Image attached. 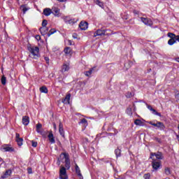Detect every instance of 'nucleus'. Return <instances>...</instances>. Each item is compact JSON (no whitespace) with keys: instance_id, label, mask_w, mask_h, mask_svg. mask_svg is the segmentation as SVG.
I'll use <instances>...</instances> for the list:
<instances>
[{"instance_id":"obj_23","label":"nucleus","mask_w":179,"mask_h":179,"mask_svg":"<svg viewBox=\"0 0 179 179\" xmlns=\"http://www.w3.org/2000/svg\"><path fill=\"white\" fill-rule=\"evenodd\" d=\"M134 124H135V125H138L139 127H143V125H144L143 122H142V120H141L139 119H136L134 121Z\"/></svg>"},{"instance_id":"obj_2","label":"nucleus","mask_w":179,"mask_h":179,"mask_svg":"<svg viewBox=\"0 0 179 179\" xmlns=\"http://www.w3.org/2000/svg\"><path fill=\"white\" fill-rule=\"evenodd\" d=\"M62 156L63 159H65V167H66V169L69 170V169H71V162L69 161V157L68 154L65 152H62L60 155V157H62Z\"/></svg>"},{"instance_id":"obj_34","label":"nucleus","mask_w":179,"mask_h":179,"mask_svg":"<svg viewBox=\"0 0 179 179\" xmlns=\"http://www.w3.org/2000/svg\"><path fill=\"white\" fill-rule=\"evenodd\" d=\"M126 111L129 115H132V108L131 107L127 108Z\"/></svg>"},{"instance_id":"obj_25","label":"nucleus","mask_w":179,"mask_h":179,"mask_svg":"<svg viewBox=\"0 0 179 179\" xmlns=\"http://www.w3.org/2000/svg\"><path fill=\"white\" fill-rule=\"evenodd\" d=\"M40 92H41V93L47 94V93H48V89L45 86H42L41 87H40Z\"/></svg>"},{"instance_id":"obj_3","label":"nucleus","mask_w":179,"mask_h":179,"mask_svg":"<svg viewBox=\"0 0 179 179\" xmlns=\"http://www.w3.org/2000/svg\"><path fill=\"white\" fill-rule=\"evenodd\" d=\"M60 179H68V175H66V169L62 166L59 171Z\"/></svg>"},{"instance_id":"obj_60","label":"nucleus","mask_w":179,"mask_h":179,"mask_svg":"<svg viewBox=\"0 0 179 179\" xmlns=\"http://www.w3.org/2000/svg\"><path fill=\"white\" fill-rule=\"evenodd\" d=\"M150 125H152V124H155V123H153V122H150Z\"/></svg>"},{"instance_id":"obj_4","label":"nucleus","mask_w":179,"mask_h":179,"mask_svg":"<svg viewBox=\"0 0 179 179\" xmlns=\"http://www.w3.org/2000/svg\"><path fill=\"white\" fill-rule=\"evenodd\" d=\"M64 21L67 24H71V25L75 24V23L78 22V20H76L75 18H71L70 17H64Z\"/></svg>"},{"instance_id":"obj_38","label":"nucleus","mask_w":179,"mask_h":179,"mask_svg":"<svg viewBox=\"0 0 179 179\" xmlns=\"http://www.w3.org/2000/svg\"><path fill=\"white\" fill-rule=\"evenodd\" d=\"M80 124H85V125H87V120L86 119L83 118L81 120Z\"/></svg>"},{"instance_id":"obj_30","label":"nucleus","mask_w":179,"mask_h":179,"mask_svg":"<svg viewBox=\"0 0 179 179\" xmlns=\"http://www.w3.org/2000/svg\"><path fill=\"white\" fill-rule=\"evenodd\" d=\"M20 9H22L23 13H26V12H27V10H29V8L26 7V6L22 5L20 7Z\"/></svg>"},{"instance_id":"obj_40","label":"nucleus","mask_w":179,"mask_h":179,"mask_svg":"<svg viewBox=\"0 0 179 179\" xmlns=\"http://www.w3.org/2000/svg\"><path fill=\"white\" fill-rule=\"evenodd\" d=\"M154 141H156V142H158V143H162V139L157 137H154Z\"/></svg>"},{"instance_id":"obj_8","label":"nucleus","mask_w":179,"mask_h":179,"mask_svg":"<svg viewBox=\"0 0 179 179\" xmlns=\"http://www.w3.org/2000/svg\"><path fill=\"white\" fill-rule=\"evenodd\" d=\"M106 34V30L98 29L94 33V37H97V36H104Z\"/></svg>"},{"instance_id":"obj_59","label":"nucleus","mask_w":179,"mask_h":179,"mask_svg":"<svg viewBox=\"0 0 179 179\" xmlns=\"http://www.w3.org/2000/svg\"><path fill=\"white\" fill-rule=\"evenodd\" d=\"M58 165H59V159H58V162H57Z\"/></svg>"},{"instance_id":"obj_7","label":"nucleus","mask_w":179,"mask_h":179,"mask_svg":"<svg viewBox=\"0 0 179 179\" xmlns=\"http://www.w3.org/2000/svg\"><path fill=\"white\" fill-rule=\"evenodd\" d=\"M79 27L81 30H87V27H89V24L87 22L82 21L79 24Z\"/></svg>"},{"instance_id":"obj_37","label":"nucleus","mask_w":179,"mask_h":179,"mask_svg":"<svg viewBox=\"0 0 179 179\" xmlns=\"http://www.w3.org/2000/svg\"><path fill=\"white\" fill-rule=\"evenodd\" d=\"M143 178H145V179H150V173H148L144 174Z\"/></svg>"},{"instance_id":"obj_9","label":"nucleus","mask_w":179,"mask_h":179,"mask_svg":"<svg viewBox=\"0 0 179 179\" xmlns=\"http://www.w3.org/2000/svg\"><path fill=\"white\" fill-rule=\"evenodd\" d=\"M1 150L3 152H13V148L8 145H3L1 146Z\"/></svg>"},{"instance_id":"obj_56","label":"nucleus","mask_w":179,"mask_h":179,"mask_svg":"<svg viewBox=\"0 0 179 179\" xmlns=\"http://www.w3.org/2000/svg\"><path fill=\"white\" fill-rule=\"evenodd\" d=\"M176 61H177V62H179V57H177V58L176 59Z\"/></svg>"},{"instance_id":"obj_6","label":"nucleus","mask_w":179,"mask_h":179,"mask_svg":"<svg viewBox=\"0 0 179 179\" xmlns=\"http://www.w3.org/2000/svg\"><path fill=\"white\" fill-rule=\"evenodd\" d=\"M153 127H157V128H159L161 131H164V129L166 128V126H164V124L162 122H158L157 123L152 124Z\"/></svg>"},{"instance_id":"obj_35","label":"nucleus","mask_w":179,"mask_h":179,"mask_svg":"<svg viewBox=\"0 0 179 179\" xmlns=\"http://www.w3.org/2000/svg\"><path fill=\"white\" fill-rule=\"evenodd\" d=\"M1 83L3 85H6V77H5V76L1 77Z\"/></svg>"},{"instance_id":"obj_15","label":"nucleus","mask_w":179,"mask_h":179,"mask_svg":"<svg viewBox=\"0 0 179 179\" xmlns=\"http://www.w3.org/2000/svg\"><path fill=\"white\" fill-rule=\"evenodd\" d=\"M71 100V94H68L66 97L62 99V103L64 104H69V101Z\"/></svg>"},{"instance_id":"obj_41","label":"nucleus","mask_w":179,"mask_h":179,"mask_svg":"<svg viewBox=\"0 0 179 179\" xmlns=\"http://www.w3.org/2000/svg\"><path fill=\"white\" fill-rule=\"evenodd\" d=\"M45 26H47V20H43V21L42 22V27H47Z\"/></svg>"},{"instance_id":"obj_46","label":"nucleus","mask_w":179,"mask_h":179,"mask_svg":"<svg viewBox=\"0 0 179 179\" xmlns=\"http://www.w3.org/2000/svg\"><path fill=\"white\" fill-rule=\"evenodd\" d=\"M36 132H38V134H41V135H43V132L40 129H36Z\"/></svg>"},{"instance_id":"obj_17","label":"nucleus","mask_w":179,"mask_h":179,"mask_svg":"<svg viewBox=\"0 0 179 179\" xmlns=\"http://www.w3.org/2000/svg\"><path fill=\"white\" fill-rule=\"evenodd\" d=\"M52 13L55 16H59V9L57 7L52 8Z\"/></svg>"},{"instance_id":"obj_54","label":"nucleus","mask_w":179,"mask_h":179,"mask_svg":"<svg viewBox=\"0 0 179 179\" xmlns=\"http://www.w3.org/2000/svg\"><path fill=\"white\" fill-rule=\"evenodd\" d=\"M59 2H66V0H57Z\"/></svg>"},{"instance_id":"obj_13","label":"nucleus","mask_w":179,"mask_h":179,"mask_svg":"<svg viewBox=\"0 0 179 179\" xmlns=\"http://www.w3.org/2000/svg\"><path fill=\"white\" fill-rule=\"evenodd\" d=\"M76 173L78 176L79 179H83V176H82V173H80V169L79 168V166H78L77 164H76Z\"/></svg>"},{"instance_id":"obj_45","label":"nucleus","mask_w":179,"mask_h":179,"mask_svg":"<svg viewBox=\"0 0 179 179\" xmlns=\"http://www.w3.org/2000/svg\"><path fill=\"white\" fill-rule=\"evenodd\" d=\"M35 38H36L38 41H39V40L41 39V36H40V35H36V37H35Z\"/></svg>"},{"instance_id":"obj_12","label":"nucleus","mask_w":179,"mask_h":179,"mask_svg":"<svg viewBox=\"0 0 179 179\" xmlns=\"http://www.w3.org/2000/svg\"><path fill=\"white\" fill-rule=\"evenodd\" d=\"M141 21L143 22V23L145 24L147 26H152V24H153V22L148 18L141 17Z\"/></svg>"},{"instance_id":"obj_43","label":"nucleus","mask_w":179,"mask_h":179,"mask_svg":"<svg viewBox=\"0 0 179 179\" xmlns=\"http://www.w3.org/2000/svg\"><path fill=\"white\" fill-rule=\"evenodd\" d=\"M28 174H33V170L31 168H28L27 169Z\"/></svg>"},{"instance_id":"obj_22","label":"nucleus","mask_w":179,"mask_h":179,"mask_svg":"<svg viewBox=\"0 0 179 179\" xmlns=\"http://www.w3.org/2000/svg\"><path fill=\"white\" fill-rule=\"evenodd\" d=\"M94 68L95 67L91 68L89 71H85L84 74L85 75V76H87V77L90 76V75L93 73V71H94Z\"/></svg>"},{"instance_id":"obj_24","label":"nucleus","mask_w":179,"mask_h":179,"mask_svg":"<svg viewBox=\"0 0 179 179\" xmlns=\"http://www.w3.org/2000/svg\"><path fill=\"white\" fill-rule=\"evenodd\" d=\"M68 71H69V64H63L62 68V71L66 72Z\"/></svg>"},{"instance_id":"obj_44","label":"nucleus","mask_w":179,"mask_h":179,"mask_svg":"<svg viewBox=\"0 0 179 179\" xmlns=\"http://www.w3.org/2000/svg\"><path fill=\"white\" fill-rule=\"evenodd\" d=\"M147 108H148V110H150V111H152L153 110V108L152 107V106L147 104Z\"/></svg>"},{"instance_id":"obj_20","label":"nucleus","mask_w":179,"mask_h":179,"mask_svg":"<svg viewBox=\"0 0 179 179\" xmlns=\"http://www.w3.org/2000/svg\"><path fill=\"white\" fill-rule=\"evenodd\" d=\"M40 31L42 36H45V34L47 33V31H48V28L42 27L40 28Z\"/></svg>"},{"instance_id":"obj_29","label":"nucleus","mask_w":179,"mask_h":179,"mask_svg":"<svg viewBox=\"0 0 179 179\" xmlns=\"http://www.w3.org/2000/svg\"><path fill=\"white\" fill-rule=\"evenodd\" d=\"M94 2L96 3V5H99V6H100L101 8H103V6H104V5L103 4V2L99 0H94Z\"/></svg>"},{"instance_id":"obj_33","label":"nucleus","mask_w":179,"mask_h":179,"mask_svg":"<svg viewBox=\"0 0 179 179\" xmlns=\"http://www.w3.org/2000/svg\"><path fill=\"white\" fill-rule=\"evenodd\" d=\"M177 41L176 39H169L168 41V44L169 45H173V44H175V43H176Z\"/></svg>"},{"instance_id":"obj_48","label":"nucleus","mask_w":179,"mask_h":179,"mask_svg":"<svg viewBox=\"0 0 179 179\" xmlns=\"http://www.w3.org/2000/svg\"><path fill=\"white\" fill-rule=\"evenodd\" d=\"M73 38H78V34H73Z\"/></svg>"},{"instance_id":"obj_52","label":"nucleus","mask_w":179,"mask_h":179,"mask_svg":"<svg viewBox=\"0 0 179 179\" xmlns=\"http://www.w3.org/2000/svg\"><path fill=\"white\" fill-rule=\"evenodd\" d=\"M69 45H72V41H71V40H69Z\"/></svg>"},{"instance_id":"obj_49","label":"nucleus","mask_w":179,"mask_h":179,"mask_svg":"<svg viewBox=\"0 0 179 179\" xmlns=\"http://www.w3.org/2000/svg\"><path fill=\"white\" fill-rule=\"evenodd\" d=\"M113 131H114V132H115V133H114L115 135H117V134H118V130L114 129Z\"/></svg>"},{"instance_id":"obj_10","label":"nucleus","mask_w":179,"mask_h":179,"mask_svg":"<svg viewBox=\"0 0 179 179\" xmlns=\"http://www.w3.org/2000/svg\"><path fill=\"white\" fill-rule=\"evenodd\" d=\"M59 132L63 138H65V131H64V125L61 122L59 124Z\"/></svg>"},{"instance_id":"obj_57","label":"nucleus","mask_w":179,"mask_h":179,"mask_svg":"<svg viewBox=\"0 0 179 179\" xmlns=\"http://www.w3.org/2000/svg\"><path fill=\"white\" fill-rule=\"evenodd\" d=\"M130 95H129V97H132V94L130 92L129 93Z\"/></svg>"},{"instance_id":"obj_47","label":"nucleus","mask_w":179,"mask_h":179,"mask_svg":"<svg viewBox=\"0 0 179 179\" xmlns=\"http://www.w3.org/2000/svg\"><path fill=\"white\" fill-rule=\"evenodd\" d=\"M16 139H22V138H20V134H16Z\"/></svg>"},{"instance_id":"obj_61","label":"nucleus","mask_w":179,"mask_h":179,"mask_svg":"<svg viewBox=\"0 0 179 179\" xmlns=\"http://www.w3.org/2000/svg\"><path fill=\"white\" fill-rule=\"evenodd\" d=\"M114 171H117V169H114Z\"/></svg>"},{"instance_id":"obj_5","label":"nucleus","mask_w":179,"mask_h":179,"mask_svg":"<svg viewBox=\"0 0 179 179\" xmlns=\"http://www.w3.org/2000/svg\"><path fill=\"white\" fill-rule=\"evenodd\" d=\"M154 156H155V157L158 159V160H162L163 159V153L160 152H157V153L151 152L150 159H152V160H155V159H153Z\"/></svg>"},{"instance_id":"obj_26","label":"nucleus","mask_w":179,"mask_h":179,"mask_svg":"<svg viewBox=\"0 0 179 179\" xmlns=\"http://www.w3.org/2000/svg\"><path fill=\"white\" fill-rule=\"evenodd\" d=\"M164 173L166 176H170L171 174V170L169 167H166L164 169Z\"/></svg>"},{"instance_id":"obj_42","label":"nucleus","mask_w":179,"mask_h":179,"mask_svg":"<svg viewBox=\"0 0 179 179\" xmlns=\"http://www.w3.org/2000/svg\"><path fill=\"white\" fill-rule=\"evenodd\" d=\"M43 125L40 123L36 124V129H41Z\"/></svg>"},{"instance_id":"obj_21","label":"nucleus","mask_w":179,"mask_h":179,"mask_svg":"<svg viewBox=\"0 0 179 179\" xmlns=\"http://www.w3.org/2000/svg\"><path fill=\"white\" fill-rule=\"evenodd\" d=\"M64 54H66L67 55H72V49L69 47H66L64 50Z\"/></svg>"},{"instance_id":"obj_19","label":"nucleus","mask_w":179,"mask_h":179,"mask_svg":"<svg viewBox=\"0 0 179 179\" xmlns=\"http://www.w3.org/2000/svg\"><path fill=\"white\" fill-rule=\"evenodd\" d=\"M29 122H30L29 117L27 116H24L22 117V124L24 125H29Z\"/></svg>"},{"instance_id":"obj_51","label":"nucleus","mask_w":179,"mask_h":179,"mask_svg":"<svg viewBox=\"0 0 179 179\" xmlns=\"http://www.w3.org/2000/svg\"><path fill=\"white\" fill-rule=\"evenodd\" d=\"M176 99H177V100H179V93H178V94L176 95Z\"/></svg>"},{"instance_id":"obj_32","label":"nucleus","mask_w":179,"mask_h":179,"mask_svg":"<svg viewBox=\"0 0 179 179\" xmlns=\"http://www.w3.org/2000/svg\"><path fill=\"white\" fill-rule=\"evenodd\" d=\"M151 111L152 114H154V115H158V117H162V113L157 112L155 109L153 108Z\"/></svg>"},{"instance_id":"obj_16","label":"nucleus","mask_w":179,"mask_h":179,"mask_svg":"<svg viewBox=\"0 0 179 179\" xmlns=\"http://www.w3.org/2000/svg\"><path fill=\"white\" fill-rule=\"evenodd\" d=\"M48 138L50 142V143H54L55 142V138H54V134L52 131H50L48 136Z\"/></svg>"},{"instance_id":"obj_58","label":"nucleus","mask_w":179,"mask_h":179,"mask_svg":"<svg viewBox=\"0 0 179 179\" xmlns=\"http://www.w3.org/2000/svg\"><path fill=\"white\" fill-rule=\"evenodd\" d=\"M134 110L136 109V106H135V104L133 105Z\"/></svg>"},{"instance_id":"obj_50","label":"nucleus","mask_w":179,"mask_h":179,"mask_svg":"<svg viewBox=\"0 0 179 179\" xmlns=\"http://www.w3.org/2000/svg\"><path fill=\"white\" fill-rule=\"evenodd\" d=\"M53 128L55 129H57V124H55V122H53Z\"/></svg>"},{"instance_id":"obj_1","label":"nucleus","mask_w":179,"mask_h":179,"mask_svg":"<svg viewBox=\"0 0 179 179\" xmlns=\"http://www.w3.org/2000/svg\"><path fill=\"white\" fill-rule=\"evenodd\" d=\"M27 50L34 57H38L40 49L37 46H31V45H27Z\"/></svg>"},{"instance_id":"obj_31","label":"nucleus","mask_w":179,"mask_h":179,"mask_svg":"<svg viewBox=\"0 0 179 179\" xmlns=\"http://www.w3.org/2000/svg\"><path fill=\"white\" fill-rule=\"evenodd\" d=\"M16 142H17L18 146H22V145H23V138L16 139Z\"/></svg>"},{"instance_id":"obj_28","label":"nucleus","mask_w":179,"mask_h":179,"mask_svg":"<svg viewBox=\"0 0 179 179\" xmlns=\"http://www.w3.org/2000/svg\"><path fill=\"white\" fill-rule=\"evenodd\" d=\"M115 155H116V157H120L121 156V150L119 148L115 150Z\"/></svg>"},{"instance_id":"obj_53","label":"nucleus","mask_w":179,"mask_h":179,"mask_svg":"<svg viewBox=\"0 0 179 179\" xmlns=\"http://www.w3.org/2000/svg\"><path fill=\"white\" fill-rule=\"evenodd\" d=\"M176 41H178V42H179V36H178V35L176 36Z\"/></svg>"},{"instance_id":"obj_11","label":"nucleus","mask_w":179,"mask_h":179,"mask_svg":"<svg viewBox=\"0 0 179 179\" xmlns=\"http://www.w3.org/2000/svg\"><path fill=\"white\" fill-rule=\"evenodd\" d=\"M152 169L154 170H159V169H160V166H161L160 162L154 159V162H152Z\"/></svg>"},{"instance_id":"obj_36","label":"nucleus","mask_w":179,"mask_h":179,"mask_svg":"<svg viewBox=\"0 0 179 179\" xmlns=\"http://www.w3.org/2000/svg\"><path fill=\"white\" fill-rule=\"evenodd\" d=\"M55 32V29H50L49 33L48 34V36L50 37V36H51V34H54Z\"/></svg>"},{"instance_id":"obj_18","label":"nucleus","mask_w":179,"mask_h":179,"mask_svg":"<svg viewBox=\"0 0 179 179\" xmlns=\"http://www.w3.org/2000/svg\"><path fill=\"white\" fill-rule=\"evenodd\" d=\"M51 13H52V10H51L50 8H45L43 10V14L45 15V16H50Z\"/></svg>"},{"instance_id":"obj_55","label":"nucleus","mask_w":179,"mask_h":179,"mask_svg":"<svg viewBox=\"0 0 179 179\" xmlns=\"http://www.w3.org/2000/svg\"><path fill=\"white\" fill-rule=\"evenodd\" d=\"M45 62H48V61H49L48 57H45Z\"/></svg>"},{"instance_id":"obj_14","label":"nucleus","mask_w":179,"mask_h":179,"mask_svg":"<svg viewBox=\"0 0 179 179\" xmlns=\"http://www.w3.org/2000/svg\"><path fill=\"white\" fill-rule=\"evenodd\" d=\"M12 174V171L10 169L7 170L3 175L1 176V178L5 179L10 177V176Z\"/></svg>"},{"instance_id":"obj_27","label":"nucleus","mask_w":179,"mask_h":179,"mask_svg":"<svg viewBox=\"0 0 179 179\" xmlns=\"http://www.w3.org/2000/svg\"><path fill=\"white\" fill-rule=\"evenodd\" d=\"M168 37H170L171 39H176L177 38V36H176V34H174L171 32H169Z\"/></svg>"},{"instance_id":"obj_39","label":"nucleus","mask_w":179,"mask_h":179,"mask_svg":"<svg viewBox=\"0 0 179 179\" xmlns=\"http://www.w3.org/2000/svg\"><path fill=\"white\" fill-rule=\"evenodd\" d=\"M33 148H37V141H31Z\"/></svg>"}]
</instances>
